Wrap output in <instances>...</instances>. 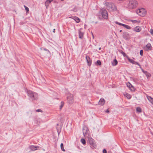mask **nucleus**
I'll return each mask as SVG.
<instances>
[{
  "mask_svg": "<svg viewBox=\"0 0 153 153\" xmlns=\"http://www.w3.org/2000/svg\"><path fill=\"white\" fill-rule=\"evenodd\" d=\"M136 12L137 14L141 16H144L146 14L145 10L143 8L138 9Z\"/></svg>",
  "mask_w": 153,
  "mask_h": 153,
  "instance_id": "39448f33",
  "label": "nucleus"
},
{
  "mask_svg": "<svg viewBox=\"0 0 153 153\" xmlns=\"http://www.w3.org/2000/svg\"><path fill=\"white\" fill-rule=\"evenodd\" d=\"M140 55L141 56H143V50H141L140 51Z\"/></svg>",
  "mask_w": 153,
  "mask_h": 153,
  "instance_id": "f704fd0d",
  "label": "nucleus"
},
{
  "mask_svg": "<svg viewBox=\"0 0 153 153\" xmlns=\"http://www.w3.org/2000/svg\"><path fill=\"white\" fill-rule=\"evenodd\" d=\"M118 63V62L117 60L116 59H115L114 60V61L112 62V65L113 66H116L117 65Z\"/></svg>",
  "mask_w": 153,
  "mask_h": 153,
  "instance_id": "412c9836",
  "label": "nucleus"
},
{
  "mask_svg": "<svg viewBox=\"0 0 153 153\" xmlns=\"http://www.w3.org/2000/svg\"><path fill=\"white\" fill-rule=\"evenodd\" d=\"M136 111L137 112H141L142 111L141 109L140 108V107H137L136 108Z\"/></svg>",
  "mask_w": 153,
  "mask_h": 153,
  "instance_id": "a878e982",
  "label": "nucleus"
},
{
  "mask_svg": "<svg viewBox=\"0 0 153 153\" xmlns=\"http://www.w3.org/2000/svg\"><path fill=\"white\" fill-rule=\"evenodd\" d=\"M101 49V48H99V50H100Z\"/></svg>",
  "mask_w": 153,
  "mask_h": 153,
  "instance_id": "49530a36",
  "label": "nucleus"
},
{
  "mask_svg": "<svg viewBox=\"0 0 153 153\" xmlns=\"http://www.w3.org/2000/svg\"><path fill=\"white\" fill-rule=\"evenodd\" d=\"M79 37L80 39H82L83 37L84 33L82 32L80 30H79Z\"/></svg>",
  "mask_w": 153,
  "mask_h": 153,
  "instance_id": "6ab92c4d",
  "label": "nucleus"
},
{
  "mask_svg": "<svg viewBox=\"0 0 153 153\" xmlns=\"http://www.w3.org/2000/svg\"><path fill=\"white\" fill-rule=\"evenodd\" d=\"M146 51H148L151 50L152 46L151 44L149 43H148L146 45Z\"/></svg>",
  "mask_w": 153,
  "mask_h": 153,
  "instance_id": "a211bd4d",
  "label": "nucleus"
},
{
  "mask_svg": "<svg viewBox=\"0 0 153 153\" xmlns=\"http://www.w3.org/2000/svg\"><path fill=\"white\" fill-rule=\"evenodd\" d=\"M141 27L139 26H137L133 28V30L136 32H140L141 30Z\"/></svg>",
  "mask_w": 153,
  "mask_h": 153,
  "instance_id": "9d476101",
  "label": "nucleus"
},
{
  "mask_svg": "<svg viewBox=\"0 0 153 153\" xmlns=\"http://www.w3.org/2000/svg\"><path fill=\"white\" fill-rule=\"evenodd\" d=\"M115 23L117 24V25H121V26H122V25L123 24L122 23H119L117 21H116V22H115Z\"/></svg>",
  "mask_w": 153,
  "mask_h": 153,
  "instance_id": "72a5a7b5",
  "label": "nucleus"
},
{
  "mask_svg": "<svg viewBox=\"0 0 153 153\" xmlns=\"http://www.w3.org/2000/svg\"><path fill=\"white\" fill-rule=\"evenodd\" d=\"M120 52L123 56H126V54L122 51L121 50L120 51Z\"/></svg>",
  "mask_w": 153,
  "mask_h": 153,
  "instance_id": "2f4dec72",
  "label": "nucleus"
},
{
  "mask_svg": "<svg viewBox=\"0 0 153 153\" xmlns=\"http://www.w3.org/2000/svg\"><path fill=\"white\" fill-rule=\"evenodd\" d=\"M64 103L63 102H61V105L59 106V109L61 110L64 105Z\"/></svg>",
  "mask_w": 153,
  "mask_h": 153,
  "instance_id": "5701e85b",
  "label": "nucleus"
},
{
  "mask_svg": "<svg viewBox=\"0 0 153 153\" xmlns=\"http://www.w3.org/2000/svg\"><path fill=\"white\" fill-rule=\"evenodd\" d=\"M62 1H63L64 0H61Z\"/></svg>",
  "mask_w": 153,
  "mask_h": 153,
  "instance_id": "de8ad7c7",
  "label": "nucleus"
},
{
  "mask_svg": "<svg viewBox=\"0 0 153 153\" xmlns=\"http://www.w3.org/2000/svg\"><path fill=\"white\" fill-rule=\"evenodd\" d=\"M70 18H72L77 23H79L80 22V19L79 18L76 16H72L71 17H70Z\"/></svg>",
  "mask_w": 153,
  "mask_h": 153,
  "instance_id": "dca6fc26",
  "label": "nucleus"
},
{
  "mask_svg": "<svg viewBox=\"0 0 153 153\" xmlns=\"http://www.w3.org/2000/svg\"><path fill=\"white\" fill-rule=\"evenodd\" d=\"M36 112H42V110L40 109H38L36 110Z\"/></svg>",
  "mask_w": 153,
  "mask_h": 153,
  "instance_id": "c9c22d12",
  "label": "nucleus"
},
{
  "mask_svg": "<svg viewBox=\"0 0 153 153\" xmlns=\"http://www.w3.org/2000/svg\"><path fill=\"white\" fill-rule=\"evenodd\" d=\"M24 6L25 9L26 10V12L27 13H28L29 11V9L27 7V6H26L25 5H24Z\"/></svg>",
  "mask_w": 153,
  "mask_h": 153,
  "instance_id": "c85d7f7f",
  "label": "nucleus"
},
{
  "mask_svg": "<svg viewBox=\"0 0 153 153\" xmlns=\"http://www.w3.org/2000/svg\"><path fill=\"white\" fill-rule=\"evenodd\" d=\"M97 64L99 65H101V61L99 60H97Z\"/></svg>",
  "mask_w": 153,
  "mask_h": 153,
  "instance_id": "473e14b6",
  "label": "nucleus"
},
{
  "mask_svg": "<svg viewBox=\"0 0 153 153\" xmlns=\"http://www.w3.org/2000/svg\"><path fill=\"white\" fill-rule=\"evenodd\" d=\"M122 26L128 29H130L131 28V27L129 26L123 24L122 25Z\"/></svg>",
  "mask_w": 153,
  "mask_h": 153,
  "instance_id": "4be33fe9",
  "label": "nucleus"
},
{
  "mask_svg": "<svg viewBox=\"0 0 153 153\" xmlns=\"http://www.w3.org/2000/svg\"><path fill=\"white\" fill-rule=\"evenodd\" d=\"M61 149V150L65 152V149L64 148V146L63 144L62 143H61L60 145Z\"/></svg>",
  "mask_w": 153,
  "mask_h": 153,
  "instance_id": "b1692460",
  "label": "nucleus"
},
{
  "mask_svg": "<svg viewBox=\"0 0 153 153\" xmlns=\"http://www.w3.org/2000/svg\"><path fill=\"white\" fill-rule=\"evenodd\" d=\"M133 64H134V65H138L140 67H141L139 63L138 62H136L135 61L134 62H133Z\"/></svg>",
  "mask_w": 153,
  "mask_h": 153,
  "instance_id": "7c9ffc66",
  "label": "nucleus"
},
{
  "mask_svg": "<svg viewBox=\"0 0 153 153\" xmlns=\"http://www.w3.org/2000/svg\"><path fill=\"white\" fill-rule=\"evenodd\" d=\"M124 95L125 97H126L128 99H130L131 97V96L130 94H129L128 93H125L124 94Z\"/></svg>",
  "mask_w": 153,
  "mask_h": 153,
  "instance_id": "aec40b11",
  "label": "nucleus"
},
{
  "mask_svg": "<svg viewBox=\"0 0 153 153\" xmlns=\"http://www.w3.org/2000/svg\"><path fill=\"white\" fill-rule=\"evenodd\" d=\"M122 32V30H120V32Z\"/></svg>",
  "mask_w": 153,
  "mask_h": 153,
  "instance_id": "a18cd8bd",
  "label": "nucleus"
},
{
  "mask_svg": "<svg viewBox=\"0 0 153 153\" xmlns=\"http://www.w3.org/2000/svg\"><path fill=\"white\" fill-rule=\"evenodd\" d=\"M142 71L145 74L148 72L147 71H144V70H142Z\"/></svg>",
  "mask_w": 153,
  "mask_h": 153,
  "instance_id": "4c0bfd02",
  "label": "nucleus"
},
{
  "mask_svg": "<svg viewBox=\"0 0 153 153\" xmlns=\"http://www.w3.org/2000/svg\"><path fill=\"white\" fill-rule=\"evenodd\" d=\"M53 32L55 33V29H54L53 30Z\"/></svg>",
  "mask_w": 153,
  "mask_h": 153,
  "instance_id": "c03bdc74",
  "label": "nucleus"
},
{
  "mask_svg": "<svg viewBox=\"0 0 153 153\" xmlns=\"http://www.w3.org/2000/svg\"><path fill=\"white\" fill-rule=\"evenodd\" d=\"M127 85L128 87L130 88V89L131 91H134V87L132 86V85L129 82L127 83Z\"/></svg>",
  "mask_w": 153,
  "mask_h": 153,
  "instance_id": "ddd939ff",
  "label": "nucleus"
},
{
  "mask_svg": "<svg viewBox=\"0 0 153 153\" xmlns=\"http://www.w3.org/2000/svg\"><path fill=\"white\" fill-rule=\"evenodd\" d=\"M137 4V2L136 0H129L128 6L129 8L133 9L135 8Z\"/></svg>",
  "mask_w": 153,
  "mask_h": 153,
  "instance_id": "f03ea898",
  "label": "nucleus"
},
{
  "mask_svg": "<svg viewBox=\"0 0 153 153\" xmlns=\"http://www.w3.org/2000/svg\"><path fill=\"white\" fill-rule=\"evenodd\" d=\"M92 35L93 38L94 39V36L92 33Z\"/></svg>",
  "mask_w": 153,
  "mask_h": 153,
  "instance_id": "37998d69",
  "label": "nucleus"
},
{
  "mask_svg": "<svg viewBox=\"0 0 153 153\" xmlns=\"http://www.w3.org/2000/svg\"><path fill=\"white\" fill-rule=\"evenodd\" d=\"M150 32L151 34L153 36V30L152 29H150Z\"/></svg>",
  "mask_w": 153,
  "mask_h": 153,
  "instance_id": "e433bc0d",
  "label": "nucleus"
},
{
  "mask_svg": "<svg viewBox=\"0 0 153 153\" xmlns=\"http://www.w3.org/2000/svg\"><path fill=\"white\" fill-rule=\"evenodd\" d=\"M130 21L132 23H134L140 22V21H138L137 20H130Z\"/></svg>",
  "mask_w": 153,
  "mask_h": 153,
  "instance_id": "bb28decb",
  "label": "nucleus"
},
{
  "mask_svg": "<svg viewBox=\"0 0 153 153\" xmlns=\"http://www.w3.org/2000/svg\"><path fill=\"white\" fill-rule=\"evenodd\" d=\"M103 153H107V151L106 149H104L103 151Z\"/></svg>",
  "mask_w": 153,
  "mask_h": 153,
  "instance_id": "58836bf2",
  "label": "nucleus"
},
{
  "mask_svg": "<svg viewBox=\"0 0 153 153\" xmlns=\"http://www.w3.org/2000/svg\"><path fill=\"white\" fill-rule=\"evenodd\" d=\"M42 80L43 81V82H44V83H45V79H44V78H42Z\"/></svg>",
  "mask_w": 153,
  "mask_h": 153,
  "instance_id": "ea45409f",
  "label": "nucleus"
},
{
  "mask_svg": "<svg viewBox=\"0 0 153 153\" xmlns=\"http://www.w3.org/2000/svg\"><path fill=\"white\" fill-rule=\"evenodd\" d=\"M39 147L38 146H34L33 145H31L29 146L30 149L33 151H35L37 149L39 148Z\"/></svg>",
  "mask_w": 153,
  "mask_h": 153,
  "instance_id": "9b49d317",
  "label": "nucleus"
},
{
  "mask_svg": "<svg viewBox=\"0 0 153 153\" xmlns=\"http://www.w3.org/2000/svg\"><path fill=\"white\" fill-rule=\"evenodd\" d=\"M88 142L91 145V147L94 149L97 147V145L94 143V140L91 137H89L88 140Z\"/></svg>",
  "mask_w": 153,
  "mask_h": 153,
  "instance_id": "20e7f679",
  "label": "nucleus"
},
{
  "mask_svg": "<svg viewBox=\"0 0 153 153\" xmlns=\"http://www.w3.org/2000/svg\"><path fill=\"white\" fill-rule=\"evenodd\" d=\"M85 58L87 61V62L88 64V65L90 66L91 64V60L90 58L87 55H86Z\"/></svg>",
  "mask_w": 153,
  "mask_h": 153,
  "instance_id": "1a4fd4ad",
  "label": "nucleus"
},
{
  "mask_svg": "<svg viewBox=\"0 0 153 153\" xmlns=\"http://www.w3.org/2000/svg\"><path fill=\"white\" fill-rule=\"evenodd\" d=\"M28 96L33 100L38 99V94L35 92L31 91H28L27 92Z\"/></svg>",
  "mask_w": 153,
  "mask_h": 153,
  "instance_id": "f257e3e1",
  "label": "nucleus"
},
{
  "mask_svg": "<svg viewBox=\"0 0 153 153\" xmlns=\"http://www.w3.org/2000/svg\"><path fill=\"white\" fill-rule=\"evenodd\" d=\"M102 17L105 19H107L108 18V12L107 10L104 9H101L100 10Z\"/></svg>",
  "mask_w": 153,
  "mask_h": 153,
  "instance_id": "7ed1b4c3",
  "label": "nucleus"
},
{
  "mask_svg": "<svg viewBox=\"0 0 153 153\" xmlns=\"http://www.w3.org/2000/svg\"><path fill=\"white\" fill-rule=\"evenodd\" d=\"M81 141L83 144H85L86 143L85 140L84 139H81Z\"/></svg>",
  "mask_w": 153,
  "mask_h": 153,
  "instance_id": "cd10ccee",
  "label": "nucleus"
},
{
  "mask_svg": "<svg viewBox=\"0 0 153 153\" xmlns=\"http://www.w3.org/2000/svg\"><path fill=\"white\" fill-rule=\"evenodd\" d=\"M107 9L110 11H115L117 10L116 6L113 4L108 5L107 7Z\"/></svg>",
  "mask_w": 153,
  "mask_h": 153,
  "instance_id": "423d86ee",
  "label": "nucleus"
},
{
  "mask_svg": "<svg viewBox=\"0 0 153 153\" xmlns=\"http://www.w3.org/2000/svg\"><path fill=\"white\" fill-rule=\"evenodd\" d=\"M146 95L148 100L153 105V98L147 94H146Z\"/></svg>",
  "mask_w": 153,
  "mask_h": 153,
  "instance_id": "f3484780",
  "label": "nucleus"
},
{
  "mask_svg": "<svg viewBox=\"0 0 153 153\" xmlns=\"http://www.w3.org/2000/svg\"><path fill=\"white\" fill-rule=\"evenodd\" d=\"M44 50L46 51H49L47 49H46V48H45L44 49Z\"/></svg>",
  "mask_w": 153,
  "mask_h": 153,
  "instance_id": "79ce46f5",
  "label": "nucleus"
},
{
  "mask_svg": "<svg viewBox=\"0 0 153 153\" xmlns=\"http://www.w3.org/2000/svg\"><path fill=\"white\" fill-rule=\"evenodd\" d=\"M68 101L70 104L73 103L74 102L73 96L72 94H70L68 97Z\"/></svg>",
  "mask_w": 153,
  "mask_h": 153,
  "instance_id": "0eeeda50",
  "label": "nucleus"
},
{
  "mask_svg": "<svg viewBox=\"0 0 153 153\" xmlns=\"http://www.w3.org/2000/svg\"><path fill=\"white\" fill-rule=\"evenodd\" d=\"M146 77L148 79L151 76V74L148 72L146 74Z\"/></svg>",
  "mask_w": 153,
  "mask_h": 153,
  "instance_id": "c756f323",
  "label": "nucleus"
},
{
  "mask_svg": "<svg viewBox=\"0 0 153 153\" xmlns=\"http://www.w3.org/2000/svg\"><path fill=\"white\" fill-rule=\"evenodd\" d=\"M105 103V100L104 99L101 98L98 104L99 105H102Z\"/></svg>",
  "mask_w": 153,
  "mask_h": 153,
  "instance_id": "4468645a",
  "label": "nucleus"
},
{
  "mask_svg": "<svg viewBox=\"0 0 153 153\" xmlns=\"http://www.w3.org/2000/svg\"><path fill=\"white\" fill-rule=\"evenodd\" d=\"M123 36V38L127 40L128 39L129 34L128 32H124Z\"/></svg>",
  "mask_w": 153,
  "mask_h": 153,
  "instance_id": "f8f14e48",
  "label": "nucleus"
},
{
  "mask_svg": "<svg viewBox=\"0 0 153 153\" xmlns=\"http://www.w3.org/2000/svg\"><path fill=\"white\" fill-rule=\"evenodd\" d=\"M53 0H47L45 2V4L47 8L49 6V4Z\"/></svg>",
  "mask_w": 153,
  "mask_h": 153,
  "instance_id": "2eb2a0df",
  "label": "nucleus"
},
{
  "mask_svg": "<svg viewBox=\"0 0 153 153\" xmlns=\"http://www.w3.org/2000/svg\"><path fill=\"white\" fill-rule=\"evenodd\" d=\"M105 112H107V113H108L109 112V111L108 110V109H107V110H106L105 111Z\"/></svg>",
  "mask_w": 153,
  "mask_h": 153,
  "instance_id": "a19ab883",
  "label": "nucleus"
},
{
  "mask_svg": "<svg viewBox=\"0 0 153 153\" xmlns=\"http://www.w3.org/2000/svg\"><path fill=\"white\" fill-rule=\"evenodd\" d=\"M127 59H128V61L130 63H132V64L133 63V62H134V61L133 59H130L129 57H128Z\"/></svg>",
  "mask_w": 153,
  "mask_h": 153,
  "instance_id": "393cba45",
  "label": "nucleus"
},
{
  "mask_svg": "<svg viewBox=\"0 0 153 153\" xmlns=\"http://www.w3.org/2000/svg\"><path fill=\"white\" fill-rule=\"evenodd\" d=\"M88 129L86 126H85L83 128V133L84 135L85 136L88 133Z\"/></svg>",
  "mask_w": 153,
  "mask_h": 153,
  "instance_id": "6e6552de",
  "label": "nucleus"
}]
</instances>
